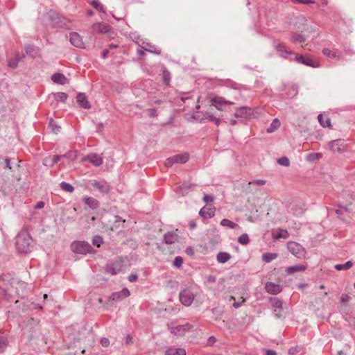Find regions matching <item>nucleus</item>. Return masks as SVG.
I'll return each instance as SVG.
<instances>
[{"label":"nucleus","instance_id":"61","mask_svg":"<svg viewBox=\"0 0 355 355\" xmlns=\"http://www.w3.org/2000/svg\"><path fill=\"white\" fill-rule=\"evenodd\" d=\"M216 281V277L214 275H209L206 277V282L208 284L215 283Z\"/></svg>","mask_w":355,"mask_h":355},{"label":"nucleus","instance_id":"57","mask_svg":"<svg viewBox=\"0 0 355 355\" xmlns=\"http://www.w3.org/2000/svg\"><path fill=\"white\" fill-rule=\"evenodd\" d=\"M63 157L71 158L75 159L76 158V152L71 151L62 155Z\"/></svg>","mask_w":355,"mask_h":355},{"label":"nucleus","instance_id":"26","mask_svg":"<svg viewBox=\"0 0 355 355\" xmlns=\"http://www.w3.org/2000/svg\"><path fill=\"white\" fill-rule=\"evenodd\" d=\"M48 128L50 130L51 132L53 134H58L62 129L61 126L52 118L49 121Z\"/></svg>","mask_w":355,"mask_h":355},{"label":"nucleus","instance_id":"22","mask_svg":"<svg viewBox=\"0 0 355 355\" xmlns=\"http://www.w3.org/2000/svg\"><path fill=\"white\" fill-rule=\"evenodd\" d=\"M178 236L173 232H168L164 235V242L166 244H173L178 241Z\"/></svg>","mask_w":355,"mask_h":355},{"label":"nucleus","instance_id":"10","mask_svg":"<svg viewBox=\"0 0 355 355\" xmlns=\"http://www.w3.org/2000/svg\"><path fill=\"white\" fill-rule=\"evenodd\" d=\"M234 102L227 101L222 96H216L211 99V105L214 106L217 110L223 111L224 107L227 105H233Z\"/></svg>","mask_w":355,"mask_h":355},{"label":"nucleus","instance_id":"47","mask_svg":"<svg viewBox=\"0 0 355 355\" xmlns=\"http://www.w3.org/2000/svg\"><path fill=\"white\" fill-rule=\"evenodd\" d=\"M183 263V259L180 256L176 257L173 262V266L177 268H180Z\"/></svg>","mask_w":355,"mask_h":355},{"label":"nucleus","instance_id":"9","mask_svg":"<svg viewBox=\"0 0 355 355\" xmlns=\"http://www.w3.org/2000/svg\"><path fill=\"white\" fill-rule=\"evenodd\" d=\"M179 297L181 303L183 305L189 306L193 302L194 295L190 290L184 289L183 291H180Z\"/></svg>","mask_w":355,"mask_h":355},{"label":"nucleus","instance_id":"23","mask_svg":"<svg viewBox=\"0 0 355 355\" xmlns=\"http://www.w3.org/2000/svg\"><path fill=\"white\" fill-rule=\"evenodd\" d=\"M121 270V266L119 263L113 262L106 266V271L107 273L115 275L118 274Z\"/></svg>","mask_w":355,"mask_h":355},{"label":"nucleus","instance_id":"63","mask_svg":"<svg viewBox=\"0 0 355 355\" xmlns=\"http://www.w3.org/2000/svg\"><path fill=\"white\" fill-rule=\"evenodd\" d=\"M148 111L149 112V116L150 117H155L158 115L156 108H150Z\"/></svg>","mask_w":355,"mask_h":355},{"label":"nucleus","instance_id":"27","mask_svg":"<svg viewBox=\"0 0 355 355\" xmlns=\"http://www.w3.org/2000/svg\"><path fill=\"white\" fill-rule=\"evenodd\" d=\"M186 350L183 348L170 347L165 351V355H186Z\"/></svg>","mask_w":355,"mask_h":355},{"label":"nucleus","instance_id":"46","mask_svg":"<svg viewBox=\"0 0 355 355\" xmlns=\"http://www.w3.org/2000/svg\"><path fill=\"white\" fill-rule=\"evenodd\" d=\"M288 237V232L286 230H280L279 232L274 236L275 239H287Z\"/></svg>","mask_w":355,"mask_h":355},{"label":"nucleus","instance_id":"16","mask_svg":"<svg viewBox=\"0 0 355 355\" xmlns=\"http://www.w3.org/2000/svg\"><path fill=\"white\" fill-rule=\"evenodd\" d=\"M216 208L213 205L205 206L200 209L199 215L203 218H211L214 216Z\"/></svg>","mask_w":355,"mask_h":355},{"label":"nucleus","instance_id":"52","mask_svg":"<svg viewBox=\"0 0 355 355\" xmlns=\"http://www.w3.org/2000/svg\"><path fill=\"white\" fill-rule=\"evenodd\" d=\"M62 157V155H55L53 157V158L51 159L50 163L48 164L49 166H53L55 164H56L60 159V158ZM47 159H46V166H47Z\"/></svg>","mask_w":355,"mask_h":355},{"label":"nucleus","instance_id":"32","mask_svg":"<svg viewBox=\"0 0 355 355\" xmlns=\"http://www.w3.org/2000/svg\"><path fill=\"white\" fill-rule=\"evenodd\" d=\"M162 79L165 85L168 86L170 85L171 74L166 67L162 69Z\"/></svg>","mask_w":355,"mask_h":355},{"label":"nucleus","instance_id":"6","mask_svg":"<svg viewBox=\"0 0 355 355\" xmlns=\"http://www.w3.org/2000/svg\"><path fill=\"white\" fill-rule=\"evenodd\" d=\"M189 159V154H178L171 157H168L165 161V166L166 167H171L175 163L184 164Z\"/></svg>","mask_w":355,"mask_h":355},{"label":"nucleus","instance_id":"64","mask_svg":"<svg viewBox=\"0 0 355 355\" xmlns=\"http://www.w3.org/2000/svg\"><path fill=\"white\" fill-rule=\"evenodd\" d=\"M185 252L187 253V254H188L189 256H193L194 254V250L192 248V247H191V246L187 247L186 248Z\"/></svg>","mask_w":355,"mask_h":355},{"label":"nucleus","instance_id":"33","mask_svg":"<svg viewBox=\"0 0 355 355\" xmlns=\"http://www.w3.org/2000/svg\"><path fill=\"white\" fill-rule=\"evenodd\" d=\"M322 53L325 56H327L331 59H339L340 58V55L338 53H337L336 51H333L327 48H324L322 49Z\"/></svg>","mask_w":355,"mask_h":355},{"label":"nucleus","instance_id":"17","mask_svg":"<svg viewBox=\"0 0 355 355\" xmlns=\"http://www.w3.org/2000/svg\"><path fill=\"white\" fill-rule=\"evenodd\" d=\"M92 184L93 187L96 188L103 193H108L112 189L109 183L105 181L95 180Z\"/></svg>","mask_w":355,"mask_h":355},{"label":"nucleus","instance_id":"54","mask_svg":"<svg viewBox=\"0 0 355 355\" xmlns=\"http://www.w3.org/2000/svg\"><path fill=\"white\" fill-rule=\"evenodd\" d=\"M26 52L28 55L33 56L37 53V49L34 46H27L26 48Z\"/></svg>","mask_w":355,"mask_h":355},{"label":"nucleus","instance_id":"34","mask_svg":"<svg viewBox=\"0 0 355 355\" xmlns=\"http://www.w3.org/2000/svg\"><path fill=\"white\" fill-rule=\"evenodd\" d=\"M281 125V123L278 119H275L270 123L269 128L267 129V132L272 133L277 130Z\"/></svg>","mask_w":355,"mask_h":355},{"label":"nucleus","instance_id":"58","mask_svg":"<svg viewBox=\"0 0 355 355\" xmlns=\"http://www.w3.org/2000/svg\"><path fill=\"white\" fill-rule=\"evenodd\" d=\"M266 180H261V179H258V180H254L252 182H249V184H257V185H259V186H262V185H264L266 184Z\"/></svg>","mask_w":355,"mask_h":355},{"label":"nucleus","instance_id":"60","mask_svg":"<svg viewBox=\"0 0 355 355\" xmlns=\"http://www.w3.org/2000/svg\"><path fill=\"white\" fill-rule=\"evenodd\" d=\"M101 345L104 347H107L110 345V340L107 338H102L100 340Z\"/></svg>","mask_w":355,"mask_h":355},{"label":"nucleus","instance_id":"20","mask_svg":"<svg viewBox=\"0 0 355 355\" xmlns=\"http://www.w3.org/2000/svg\"><path fill=\"white\" fill-rule=\"evenodd\" d=\"M92 29L98 33H107L110 32L111 27L110 25L104 23H96L92 26Z\"/></svg>","mask_w":355,"mask_h":355},{"label":"nucleus","instance_id":"37","mask_svg":"<svg viewBox=\"0 0 355 355\" xmlns=\"http://www.w3.org/2000/svg\"><path fill=\"white\" fill-rule=\"evenodd\" d=\"M220 225L227 227L230 229H235L238 227V224L230 220L229 219L224 218L220 221Z\"/></svg>","mask_w":355,"mask_h":355},{"label":"nucleus","instance_id":"24","mask_svg":"<svg viewBox=\"0 0 355 355\" xmlns=\"http://www.w3.org/2000/svg\"><path fill=\"white\" fill-rule=\"evenodd\" d=\"M306 266L302 264H297L292 266L287 267L286 272L288 275H292L297 272L304 271Z\"/></svg>","mask_w":355,"mask_h":355},{"label":"nucleus","instance_id":"8","mask_svg":"<svg viewBox=\"0 0 355 355\" xmlns=\"http://www.w3.org/2000/svg\"><path fill=\"white\" fill-rule=\"evenodd\" d=\"M254 115V110L253 108L248 106H242L236 109L234 114L236 118L250 119Z\"/></svg>","mask_w":355,"mask_h":355},{"label":"nucleus","instance_id":"12","mask_svg":"<svg viewBox=\"0 0 355 355\" xmlns=\"http://www.w3.org/2000/svg\"><path fill=\"white\" fill-rule=\"evenodd\" d=\"M193 325L189 322L184 324L177 325L171 328V333L176 336H183L186 332L189 331Z\"/></svg>","mask_w":355,"mask_h":355},{"label":"nucleus","instance_id":"11","mask_svg":"<svg viewBox=\"0 0 355 355\" xmlns=\"http://www.w3.org/2000/svg\"><path fill=\"white\" fill-rule=\"evenodd\" d=\"M130 291L127 288H123L120 291L113 292L109 297L110 301L120 302L130 296Z\"/></svg>","mask_w":355,"mask_h":355},{"label":"nucleus","instance_id":"45","mask_svg":"<svg viewBox=\"0 0 355 355\" xmlns=\"http://www.w3.org/2000/svg\"><path fill=\"white\" fill-rule=\"evenodd\" d=\"M238 242L242 245H247L250 242L249 236L247 234L244 233L238 238Z\"/></svg>","mask_w":355,"mask_h":355},{"label":"nucleus","instance_id":"51","mask_svg":"<svg viewBox=\"0 0 355 355\" xmlns=\"http://www.w3.org/2000/svg\"><path fill=\"white\" fill-rule=\"evenodd\" d=\"M290 1L292 3H295V4L301 3V4L309 5V4H313L315 3L314 0H290Z\"/></svg>","mask_w":355,"mask_h":355},{"label":"nucleus","instance_id":"7","mask_svg":"<svg viewBox=\"0 0 355 355\" xmlns=\"http://www.w3.org/2000/svg\"><path fill=\"white\" fill-rule=\"evenodd\" d=\"M293 60H295L298 63L303 64L306 66L311 67L313 68L319 67V64L310 56L295 54L293 56Z\"/></svg>","mask_w":355,"mask_h":355},{"label":"nucleus","instance_id":"53","mask_svg":"<svg viewBox=\"0 0 355 355\" xmlns=\"http://www.w3.org/2000/svg\"><path fill=\"white\" fill-rule=\"evenodd\" d=\"M206 119H207L209 121L214 122L217 126H218V125H219L220 122V119L216 118V117L215 116H214L213 114H209V115L207 116V118H206Z\"/></svg>","mask_w":355,"mask_h":355},{"label":"nucleus","instance_id":"38","mask_svg":"<svg viewBox=\"0 0 355 355\" xmlns=\"http://www.w3.org/2000/svg\"><path fill=\"white\" fill-rule=\"evenodd\" d=\"M353 266L352 261H347L344 264H336L334 268L337 270H347Z\"/></svg>","mask_w":355,"mask_h":355},{"label":"nucleus","instance_id":"40","mask_svg":"<svg viewBox=\"0 0 355 355\" xmlns=\"http://www.w3.org/2000/svg\"><path fill=\"white\" fill-rule=\"evenodd\" d=\"M60 188L65 191L71 193L74 191V187L71 184L66 182L64 181L62 182L60 184Z\"/></svg>","mask_w":355,"mask_h":355},{"label":"nucleus","instance_id":"56","mask_svg":"<svg viewBox=\"0 0 355 355\" xmlns=\"http://www.w3.org/2000/svg\"><path fill=\"white\" fill-rule=\"evenodd\" d=\"M148 45L150 47H152V48H151V49H147V51L154 53V54H156V55L161 54V50L159 49H157V48L155 47L154 46H151L150 44H148Z\"/></svg>","mask_w":355,"mask_h":355},{"label":"nucleus","instance_id":"21","mask_svg":"<svg viewBox=\"0 0 355 355\" xmlns=\"http://www.w3.org/2000/svg\"><path fill=\"white\" fill-rule=\"evenodd\" d=\"M51 80L56 84L64 85L68 83L67 77L61 73H55L51 76Z\"/></svg>","mask_w":355,"mask_h":355},{"label":"nucleus","instance_id":"30","mask_svg":"<svg viewBox=\"0 0 355 355\" xmlns=\"http://www.w3.org/2000/svg\"><path fill=\"white\" fill-rule=\"evenodd\" d=\"M53 96L55 101L58 102H62L64 103L68 97V95L64 92H57V93H52L51 94H49L48 98H50L51 96Z\"/></svg>","mask_w":355,"mask_h":355},{"label":"nucleus","instance_id":"44","mask_svg":"<svg viewBox=\"0 0 355 355\" xmlns=\"http://www.w3.org/2000/svg\"><path fill=\"white\" fill-rule=\"evenodd\" d=\"M20 59L21 58L18 55L12 58L11 59H10L8 62V66L13 69L16 68L19 64Z\"/></svg>","mask_w":355,"mask_h":355},{"label":"nucleus","instance_id":"36","mask_svg":"<svg viewBox=\"0 0 355 355\" xmlns=\"http://www.w3.org/2000/svg\"><path fill=\"white\" fill-rule=\"evenodd\" d=\"M351 299L352 298L349 295L345 293L342 294L340 297V302L342 304L338 306L340 311H342L343 309H345V305L344 304L349 302Z\"/></svg>","mask_w":355,"mask_h":355},{"label":"nucleus","instance_id":"31","mask_svg":"<svg viewBox=\"0 0 355 355\" xmlns=\"http://www.w3.org/2000/svg\"><path fill=\"white\" fill-rule=\"evenodd\" d=\"M318 119L320 124L322 127H324V128L331 127L330 119L328 116H324L323 114H320L318 116Z\"/></svg>","mask_w":355,"mask_h":355},{"label":"nucleus","instance_id":"1","mask_svg":"<svg viewBox=\"0 0 355 355\" xmlns=\"http://www.w3.org/2000/svg\"><path fill=\"white\" fill-rule=\"evenodd\" d=\"M15 244L17 251L24 254L31 252L33 248L31 237L25 230L21 231L16 236Z\"/></svg>","mask_w":355,"mask_h":355},{"label":"nucleus","instance_id":"28","mask_svg":"<svg viewBox=\"0 0 355 355\" xmlns=\"http://www.w3.org/2000/svg\"><path fill=\"white\" fill-rule=\"evenodd\" d=\"M231 259L230 253L226 252H220L216 255V260L220 263H225Z\"/></svg>","mask_w":355,"mask_h":355},{"label":"nucleus","instance_id":"42","mask_svg":"<svg viewBox=\"0 0 355 355\" xmlns=\"http://www.w3.org/2000/svg\"><path fill=\"white\" fill-rule=\"evenodd\" d=\"M91 5L99 12H105L104 7L98 0H92L90 2Z\"/></svg>","mask_w":355,"mask_h":355},{"label":"nucleus","instance_id":"5","mask_svg":"<svg viewBox=\"0 0 355 355\" xmlns=\"http://www.w3.org/2000/svg\"><path fill=\"white\" fill-rule=\"evenodd\" d=\"M288 251L297 258H303L305 257L306 251L302 245L295 241H289L287 243Z\"/></svg>","mask_w":355,"mask_h":355},{"label":"nucleus","instance_id":"13","mask_svg":"<svg viewBox=\"0 0 355 355\" xmlns=\"http://www.w3.org/2000/svg\"><path fill=\"white\" fill-rule=\"evenodd\" d=\"M69 41L73 46L80 49H85V44L83 39L78 33H71L69 35Z\"/></svg>","mask_w":355,"mask_h":355},{"label":"nucleus","instance_id":"39","mask_svg":"<svg viewBox=\"0 0 355 355\" xmlns=\"http://www.w3.org/2000/svg\"><path fill=\"white\" fill-rule=\"evenodd\" d=\"M305 40L304 35L300 33H294L291 37V41L294 43H303Z\"/></svg>","mask_w":355,"mask_h":355},{"label":"nucleus","instance_id":"15","mask_svg":"<svg viewBox=\"0 0 355 355\" xmlns=\"http://www.w3.org/2000/svg\"><path fill=\"white\" fill-rule=\"evenodd\" d=\"M266 291L272 295H277L282 291V286L279 284L267 282L265 284Z\"/></svg>","mask_w":355,"mask_h":355},{"label":"nucleus","instance_id":"62","mask_svg":"<svg viewBox=\"0 0 355 355\" xmlns=\"http://www.w3.org/2000/svg\"><path fill=\"white\" fill-rule=\"evenodd\" d=\"M128 279L130 282H135L138 280V275L137 274H130L128 275Z\"/></svg>","mask_w":355,"mask_h":355},{"label":"nucleus","instance_id":"4","mask_svg":"<svg viewBox=\"0 0 355 355\" xmlns=\"http://www.w3.org/2000/svg\"><path fill=\"white\" fill-rule=\"evenodd\" d=\"M273 46L282 58L293 60V56L295 55V53L293 51L288 50L284 43L276 40L274 42Z\"/></svg>","mask_w":355,"mask_h":355},{"label":"nucleus","instance_id":"49","mask_svg":"<svg viewBox=\"0 0 355 355\" xmlns=\"http://www.w3.org/2000/svg\"><path fill=\"white\" fill-rule=\"evenodd\" d=\"M214 198L211 195H205L203 197V201L208 205H213L211 203L214 202Z\"/></svg>","mask_w":355,"mask_h":355},{"label":"nucleus","instance_id":"50","mask_svg":"<svg viewBox=\"0 0 355 355\" xmlns=\"http://www.w3.org/2000/svg\"><path fill=\"white\" fill-rule=\"evenodd\" d=\"M7 346L6 339L0 336V353L5 351Z\"/></svg>","mask_w":355,"mask_h":355},{"label":"nucleus","instance_id":"2","mask_svg":"<svg viewBox=\"0 0 355 355\" xmlns=\"http://www.w3.org/2000/svg\"><path fill=\"white\" fill-rule=\"evenodd\" d=\"M71 250L73 252L76 254H86L93 252L92 245L86 241H73L71 244Z\"/></svg>","mask_w":355,"mask_h":355},{"label":"nucleus","instance_id":"59","mask_svg":"<svg viewBox=\"0 0 355 355\" xmlns=\"http://www.w3.org/2000/svg\"><path fill=\"white\" fill-rule=\"evenodd\" d=\"M123 343L128 345L133 343L132 337L128 334L124 338H123Z\"/></svg>","mask_w":355,"mask_h":355},{"label":"nucleus","instance_id":"14","mask_svg":"<svg viewBox=\"0 0 355 355\" xmlns=\"http://www.w3.org/2000/svg\"><path fill=\"white\" fill-rule=\"evenodd\" d=\"M86 161H88L89 162H90L94 166H99L103 162L102 157L96 153L89 154V155H87L85 156L84 157H83L82 162H86Z\"/></svg>","mask_w":355,"mask_h":355},{"label":"nucleus","instance_id":"3","mask_svg":"<svg viewBox=\"0 0 355 355\" xmlns=\"http://www.w3.org/2000/svg\"><path fill=\"white\" fill-rule=\"evenodd\" d=\"M48 19L53 26L63 28L67 26V20L59 13L51 10L47 13Z\"/></svg>","mask_w":355,"mask_h":355},{"label":"nucleus","instance_id":"25","mask_svg":"<svg viewBox=\"0 0 355 355\" xmlns=\"http://www.w3.org/2000/svg\"><path fill=\"white\" fill-rule=\"evenodd\" d=\"M83 201L92 209H98L100 205L99 202L92 197H85Z\"/></svg>","mask_w":355,"mask_h":355},{"label":"nucleus","instance_id":"35","mask_svg":"<svg viewBox=\"0 0 355 355\" xmlns=\"http://www.w3.org/2000/svg\"><path fill=\"white\" fill-rule=\"evenodd\" d=\"M277 257V253L266 252L262 255V261L266 263H269Z\"/></svg>","mask_w":355,"mask_h":355},{"label":"nucleus","instance_id":"43","mask_svg":"<svg viewBox=\"0 0 355 355\" xmlns=\"http://www.w3.org/2000/svg\"><path fill=\"white\" fill-rule=\"evenodd\" d=\"M92 244L99 248L103 243V239L101 236L96 235L92 239Z\"/></svg>","mask_w":355,"mask_h":355},{"label":"nucleus","instance_id":"48","mask_svg":"<svg viewBox=\"0 0 355 355\" xmlns=\"http://www.w3.org/2000/svg\"><path fill=\"white\" fill-rule=\"evenodd\" d=\"M277 163L283 166H289L290 160L287 157L283 156L277 159Z\"/></svg>","mask_w":355,"mask_h":355},{"label":"nucleus","instance_id":"29","mask_svg":"<svg viewBox=\"0 0 355 355\" xmlns=\"http://www.w3.org/2000/svg\"><path fill=\"white\" fill-rule=\"evenodd\" d=\"M269 302L272 308L282 311L283 309V301L277 297H270Z\"/></svg>","mask_w":355,"mask_h":355},{"label":"nucleus","instance_id":"41","mask_svg":"<svg viewBox=\"0 0 355 355\" xmlns=\"http://www.w3.org/2000/svg\"><path fill=\"white\" fill-rule=\"evenodd\" d=\"M322 157V154L311 153L306 155V160L309 162H314Z\"/></svg>","mask_w":355,"mask_h":355},{"label":"nucleus","instance_id":"18","mask_svg":"<svg viewBox=\"0 0 355 355\" xmlns=\"http://www.w3.org/2000/svg\"><path fill=\"white\" fill-rule=\"evenodd\" d=\"M76 101L80 107L84 109H89L91 107V105L85 93H78L76 96Z\"/></svg>","mask_w":355,"mask_h":355},{"label":"nucleus","instance_id":"19","mask_svg":"<svg viewBox=\"0 0 355 355\" xmlns=\"http://www.w3.org/2000/svg\"><path fill=\"white\" fill-rule=\"evenodd\" d=\"M343 141L341 139H336L331 141L329 143V146L330 149L334 152L342 153L343 152Z\"/></svg>","mask_w":355,"mask_h":355},{"label":"nucleus","instance_id":"55","mask_svg":"<svg viewBox=\"0 0 355 355\" xmlns=\"http://www.w3.org/2000/svg\"><path fill=\"white\" fill-rule=\"evenodd\" d=\"M348 209L346 207L338 206V208L335 210L338 215H343L345 212H347Z\"/></svg>","mask_w":355,"mask_h":355}]
</instances>
